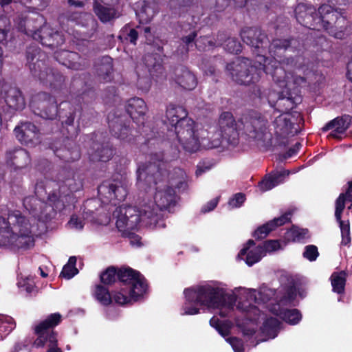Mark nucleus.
I'll return each mask as SVG.
<instances>
[{
  "mask_svg": "<svg viewBox=\"0 0 352 352\" xmlns=\"http://www.w3.org/2000/svg\"><path fill=\"white\" fill-rule=\"evenodd\" d=\"M185 302L182 307V315H195L201 309H218L222 317L230 316L236 309L241 313L245 320H236V325L241 328L245 335L253 334L260 319L264 320L261 333L265 338L262 341L274 339L278 335L280 323L275 318H265L260 309L252 303L265 305L270 312L278 316L285 322L295 325L302 318L296 309H289L294 305V295L288 292L277 301L272 298L273 289L263 287L259 291L245 287H235L230 290L222 282H210L187 288L184 291Z\"/></svg>",
  "mask_w": 352,
  "mask_h": 352,
  "instance_id": "obj_1",
  "label": "nucleus"
},
{
  "mask_svg": "<svg viewBox=\"0 0 352 352\" xmlns=\"http://www.w3.org/2000/svg\"><path fill=\"white\" fill-rule=\"evenodd\" d=\"M292 41L274 40L270 45V53L276 50L269 59L263 55H258L254 63L245 58H239L227 65L234 80L239 84L249 85L260 79L265 72L272 75L276 84L281 89L278 91V104L287 105L285 111L292 109L295 104L301 101L298 87L305 83V79L300 76H294L289 72L294 67V72L305 74L307 67L302 65V58H286L282 59L283 52L288 51Z\"/></svg>",
  "mask_w": 352,
  "mask_h": 352,
  "instance_id": "obj_2",
  "label": "nucleus"
},
{
  "mask_svg": "<svg viewBox=\"0 0 352 352\" xmlns=\"http://www.w3.org/2000/svg\"><path fill=\"white\" fill-rule=\"evenodd\" d=\"M65 188L66 186H61L58 192H49L48 200L53 206L35 197H25L23 206L32 218L18 210L9 213L8 221L0 217V246L14 250L33 247L38 226L36 220L46 221L53 216L54 208L60 210L76 201L72 192L75 189L70 188L66 192Z\"/></svg>",
  "mask_w": 352,
  "mask_h": 352,
  "instance_id": "obj_3",
  "label": "nucleus"
},
{
  "mask_svg": "<svg viewBox=\"0 0 352 352\" xmlns=\"http://www.w3.org/2000/svg\"><path fill=\"white\" fill-rule=\"evenodd\" d=\"M162 155L155 154L151 157L152 162L148 164H141L137 170V185L140 188L146 189L155 186L154 200L148 201L142 206L144 221L147 224L154 225L155 228H164L166 225L162 219L160 212L168 208L175 202V192L173 187L184 189L186 186V175L181 168H175L172 173H168L162 166Z\"/></svg>",
  "mask_w": 352,
  "mask_h": 352,
  "instance_id": "obj_4",
  "label": "nucleus"
},
{
  "mask_svg": "<svg viewBox=\"0 0 352 352\" xmlns=\"http://www.w3.org/2000/svg\"><path fill=\"white\" fill-rule=\"evenodd\" d=\"M219 123L220 131H216L214 126L202 129L201 147L208 149L217 148L223 139L234 144L240 131L263 146L271 144L272 132L267 120L261 116H245L235 123L230 112H223L220 116Z\"/></svg>",
  "mask_w": 352,
  "mask_h": 352,
  "instance_id": "obj_5",
  "label": "nucleus"
},
{
  "mask_svg": "<svg viewBox=\"0 0 352 352\" xmlns=\"http://www.w3.org/2000/svg\"><path fill=\"white\" fill-rule=\"evenodd\" d=\"M119 287L112 292L113 300L120 305L140 300L147 290L144 278L130 268H122L118 274Z\"/></svg>",
  "mask_w": 352,
  "mask_h": 352,
  "instance_id": "obj_6",
  "label": "nucleus"
},
{
  "mask_svg": "<svg viewBox=\"0 0 352 352\" xmlns=\"http://www.w3.org/2000/svg\"><path fill=\"white\" fill-rule=\"evenodd\" d=\"M15 23L20 31L40 41L43 45L54 48L64 43L63 36L45 24L42 15L35 14L34 16L25 18V20L18 19Z\"/></svg>",
  "mask_w": 352,
  "mask_h": 352,
  "instance_id": "obj_7",
  "label": "nucleus"
},
{
  "mask_svg": "<svg viewBox=\"0 0 352 352\" xmlns=\"http://www.w3.org/2000/svg\"><path fill=\"white\" fill-rule=\"evenodd\" d=\"M311 6L299 3L295 8L296 20L299 23L310 29L326 30L328 25L336 23L339 19L343 20L341 14L333 10L329 5H322L318 9V13Z\"/></svg>",
  "mask_w": 352,
  "mask_h": 352,
  "instance_id": "obj_8",
  "label": "nucleus"
},
{
  "mask_svg": "<svg viewBox=\"0 0 352 352\" xmlns=\"http://www.w3.org/2000/svg\"><path fill=\"white\" fill-rule=\"evenodd\" d=\"M202 126L195 123L192 119L183 120L180 124L170 130V140L179 150L180 146L188 152H195L201 147Z\"/></svg>",
  "mask_w": 352,
  "mask_h": 352,
  "instance_id": "obj_9",
  "label": "nucleus"
},
{
  "mask_svg": "<svg viewBox=\"0 0 352 352\" xmlns=\"http://www.w3.org/2000/svg\"><path fill=\"white\" fill-rule=\"evenodd\" d=\"M113 216L116 218L117 228L124 235H131L133 231L140 228L141 223L155 228L154 225L147 224L146 221H144L142 208L138 210L133 206H122L116 208Z\"/></svg>",
  "mask_w": 352,
  "mask_h": 352,
  "instance_id": "obj_10",
  "label": "nucleus"
},
{
  "mask_svg": "<svg viewBox=\"0 0 352 352\" xmlns=\"http://www.w3.org/2000/svg\"><path fill=\"white\" fill-rule=\"evenodd\" d=\"M60 319L61 316L59 314H52L45 320L35 325L34 333L37 338L34 345L36 347L43 346L48 342L49 349L47 352H61L60 349L56 347V336L51 329L60 322Z\"/></svg>",
  "mask_w": 352,
  "mask_h": 352,
  "instance_id": "obj_11",
  "label": "nucleus"
},
{
  "mask_svg": "<svg viewBox=\"0 0 352 352\" xmlns=\"http://www.w3.org/2000/svg\"><path fill=\"white\" fill-rule=\"evenodd\" d=\"M128 181L126 178L105 181L98 188V192L102 203H112L116 205V200L122 201L128 192Z\"/></svg>",
  "mask_w": 352,
  "mask_h": 352,
  "instance_id": "obj_12",
  "label": "nucleus"
},
{
  "mask_svg": "<svg viewBox=\"0 0 352 352\" xmlns=\"http://www.w3.org/2000/svg\"><path fill=\"white\" fill-rule=\"evenodd\" d=\"M45 57V54L36 47H30L27 51V60L32 75L43 82H51L54 74L47 67Z\"/></svg>",
  "mask_w": 352,
  "mask_h": 352,
  "instance_id": "obj_13",
  "label": "nucleus"
},
{
  "mask_svg": "<svg viewBox=\"0 0 352 352\" xmlns=\"http://www.w3.org/2000/svg\"><path fill=\"white\" fill-rule=\"evenodd\" d=\"M118 0H94L93 10L104 23H111L121 16Z\"/></svg>",
  "mask_w": 352,
  "mask_h": 352,
  "instance_id": "obj_14",
  "label": "nucleus"
},
{
  "mask_svg": "<svg viewBox=\"0 0 352 352\" xmlns=\"http://www.w3.org/2000/svg\"><path fill=\"white\" fill-rule=\"evenodd\" d=\"M30 105L34 111L41 109V112L38 113L45 119L52 120L58 114V107L55 104L54 99L45 93H40L34 96Z\"/></svg>",
  "mask_w": 352,
  "mask_h": 352,
  "instance_id": "obj_15",
  "label": "nucleus"
},
{
  "mask_svg": "<svg viewBox=\"0 0 352 352\" xmlns=\"http://www.w3.org/2000/svg\"><path fill=\"white\" fill-rule=\"evenodd\" d=\"M14 131L17 140L25 145L32 146L40 142L38 130L31 122L21 123Z\"/></svg>",
  "mask_w": 352,
  "mask_h": 352,
  "instance_id": "obj_16",
  "label": "nucleus"
},
{
  "mask_svg": "<svg viewBox=\"0 0 352 352\" xmlns=\"http://www.w3.org/2000/svg\"><path fill=\"white\" fill-rule=\"evenodd\" d=\"M1 95L8 107L13 110H22L25 107V101L21 91L15 87L3 84Z\"/></svg>",
  "mask_w": 352,
  "mask_h": 352,
  "instance_id": "obj_17",
  "label": "nucleus"
},
{
  "mask_svg": "<svg viewBox=\"0 0 352 352\" xmlns=\"http://www.w3.org/2000/svg\"><path fill=\"white\" fill-rule=\"evenodd\" d=\"M126 109L135 122L138 124H144L147 107L142 98L135 97L129 99L126 102Z\"/></svg>",
  "mask_w": 352,
  "mask_h": 352,
  "instance_id": "obj_18",
  "label": "nucleus"
},
{
  "mask_svg": "<svg viewBox=\"0 0 352 352\" xmlns=\"http://www.w3.org/2000/svg\"><path fill=\"white\" fill-rule=\"evenodd\" d=\"M263 256V248L260 245L254 246V242L252 240H249L238 254V257L244 260L249 266L258 262Z\"/></svg>",
  "mask_w": 352,
  "mask_h": 352,
  "instance_id": "obj_19",
  "label": "nucleus"
},
{
  "mask_svg": "<svg viewBox=\"0 0 352 352\" xmlns=\"http://www.w3.org/2000/svg\"><path fill=\"white\" fill-rule=\"evenodd\" d=\"M241 37L247 45L259 50L263 46L265 36L261 31L254 28H245L241 31Z\"/></svg>",
  "mask_w": 352,
  "mask_h": 352,
  "instance_id": "obj_20",
  "label": "nucleus"
},
{
  "mask_svg": "<svg viewBox=\"0 0 352 352\" xmlns=\"http://www.w3.org/2000/svg\"><path fill=\"white\" fill-rule=\"evenodd\" d=\"M351 117L349 116L337 118L327 124L322 128V130L327 131L329 129H332L329 136L336 139H340L351 125Z\"/></svg>",
  "mask_w": 352,
  "mask_h": 352,
  "instance_id": "obj_21",
  "label": "nucleus"
},
{
  "mask_svg": "<svg viewBox=\"0 0 352 352\" xmlns=\"http://www.w3.org/2000/svg\"><path fill=\"white\" fill-rule=\"evenodd\" d=\"M344 195L338 197L336 201L335 217L339 222L342 235V244L346 245L351 242L349 223L341 220V214L344 210Z\"/></svg>",
  "mask_w": 352,
  "mask_h": 352,
  "instance_id": "obj_22",
  "label": "nucleus"
},
{
  "mask_svg": "<svg viewBox=\"0 0 352 352\" xmlns=\"http://www.w3.org/2000/svg\"><path fill=\"white\" fill-rule=\"evenodd\" d=\"M290 172L287 170L272 172L258 184L261 191L265 192L284 182Z\"/></svg>",
  "mask_w": 352,
  "mask_h": 352,
  "instance_id": "obj_23",
  "label": "nucleus"
},
{
  "mask_svg": "<svg viewBox=\"0 0 352 352\" xmlns=\"http://www.w3.org/2000/svg\"><path fill=\"white\" fill-rule=\"evenodd\" d=\"M7 162L16 168H23L30 163L29 153L23 148L9 151L6 153Z\"/></svg>",
  "mask_w": 352,
  "mask_h": 352,
  "instance_id": "obj_24",
  "label": "nucleus"
},
{
  "mask_svg": "<svg viewBox=\"0 0 352 352\" xmlns=\"http://www.w3.org/2000/svg\"><path fill=\"white\" fill-rule=\"evenodd\" d=\"M290 212H286L278 218L274 219L272 221L267 222L266 224L259 227L254 233V236L256 239H263L267 236L270 232L275 228L284 225L290 220Z\"/></svg>",
  "mask_w": 352,
  "mask_h": 352,
  "instance_id": "obj_25",
  "label": "nucleus"
},
{
  "mask_svg": "<svg viewBox=\"0 0 352 352\" xmlns=\"http://www.w3.org/2000/svg\"><path fill=\"white\" fill-rule=\"evenodd\" d=\"M175 81L185 89L191 90L197 86L195 75L186 68H179L175 72Z\"/></svg>",
  "mask_w": 352,
  "mask_h": 352,
  "instance_id": "obj_26",
  "label": "nucleus"
},
{
  "mask_svg": "<svg viewBox=\"0 0 352 352\" xmlns=\"http://www.w3.org/2000/svg\"><path fill=\"white\" fill-rule=\"evenodd\" d=\"M54 57L60 63L69 68L76 70L81 69V63L76 61L80 59L77 53L65 50L56 51Z\"/></svg>",
  "mask_w": 352,
  "mask_h": 352,
  "instance_id": "obj_27",
  "label": "nucleus"
},
{
  "mask_svg": "<svg viewBox=\"0 0 352 352\" xmlns=\"http://www.w3.org/2000/svg\"><path fill=\"white\" fill-rule=\"evenodd\" d=\"M166 118L169 124L175 128V126L180 124L183 120H189L187 117V111L181 106L170 104L166 109Z\"/></svg>",
  "mask_w": 352,
  "mask_h": 352,
  "instance_id": "obj_28",
  "label": "nucleus"
},
{
  "mask_svg": "<svg viewBox=\"0 0 352 352\" xmlns=\"http://www.w3.org/2000/svg\"><path fill=\"white\" fill-rule=\"evenodd\" d=\"M157 11V6L153 1H144L140 3V8L136 11V15L140 23H149Z\"/></svg>",
  "mask_w": 352,
  "mask_h": 352,
  "instance_id": "obj_29",
  "label": "nucleus"
},
{
  "mask_svg": "<svg viewBox=\"0 0 352 352\" xmlns=\"http://www.w3.org/2000/svg\"><path fill=\"white\" fill-rule=\"evenodd\" d=\"M109 124L112 135L121 142H131L133 140L135 135L128 126L123 125L119 120L111 122Z\"/></svg>",
  "mask_w": 352,
  "mask_h": 352,
  "instance_id": "obj_30",
  "label": "nucleus"
},
{
  "mask_svg": "<svg viewBox=\"0 0 352 352\" xmlns=\"http://www.w3.org/2000/svg\"><path fill=\"white\" fill-rule=\"evenodd\" d=\"M291 116L287 113H284L277 116L274 121L275 133L279 135L292 133L293 122L290 118Z\"/></svg>",
  "mask_w": 352,
  "mask_h": 352,
  "instance_id": "obj_31",
  "label": "nucleus"
},
{
  "mask_svg": "<svg viewBox=\"0 0 352 352\" xmlns=\"http://www.w3.org/2000/svg\"><path fill=\"white\" fill-rule=\"evenodd\" d=\"M68 21L76 23L77 25H80L82 26H91L94 28L96 22L94 19L91 14L89 13H78V12H73L67 16Z\"/></svg>",
  "mask_w": 352,
  "mask_h": 352,
  "instance_id": "obj_32",
  "label": "nucleus"
},
{
  "mask_svg": "<svg viewBox=\"0 0 352 352\" xmlns=\"http://www.w3.org/2000/svg\"><path fill=\"white\" fill-rule=\"evenodd\" d=\"M285 238L288 241L301 242L309 238V234L307 229L293 226L286 232Z\"/></svg>",
  "mask_w": 352,
  "mask_h": 352,
  "instance_id": "obj_33",
  "label": "nucleus"
},
{
  "mask_svg": "<svg viewBox=\"0 0 352 352\" xmlns=\"http://www.w3.org/2000/svg\"><path fill=\"white\" fill-rule=\"evenodd\" d=\"M346 274L344 271L333 272L331 276L333 292L338 294L344 292Z\"/></svg>",
  "mask_w": 352,
  "mask_h": 352,
  "instance_id": "obj_34",
  "label": "nucleus"
},
{
  "mask_svg": "<svg viewBox=\"0 0 352 352\" xmlns=\"http://www.w3.org/2000/svg\"><path fill=\"white\" fill-rule=\"evenodd\" d=\"M224 38L225 35L223 34L218 35L217 40V45H223L224 49L230 53L238 54L241 51V45L240 43L237 42L233 38H228L223 43V40Z\"/></svg>",
  "mask_w": 352,
  "mask_h": 352,
  "instance_id": "obj_35",
  "label": "nucleus"
},
{
  "mask_svg": "<svg viewBox=\"0 0 352 352\" xmlns=\"http://www.w3.org/2000/svg\"><path fill=\"white\" fill-rule=\"evenodd\" d=\"M113 71L112 59L109 56H104L101 60V64L98 69V75L102 78L104 81L111 80V74Z\"/></svg>",
  "mask_w": 352,
  "mask_h": 352,
  "instance_id": "obj_36",
  "label": "nucleus"
},
{
  "mask_svg": "<svg viewBox=\"0 0 352 352\" xmlns=\"http://www.w3.org/2000/svg\"><path fill=\"white\" fill-rule=\"evenodd\" d=\"M16 327L12 318L0 315V340L6 337Z\"/></svg>",
  "mask_w": 352,
  "mask_h": 352,
  "instance_id": "obj_37",
  "label": "nucleus"
},
{
  "mask_svg": "<svg viewBox=\"0 0 352 352\" xmlns=\"http://www.w3.org/2000/svg\"><path fill=\"white\" fill-rule=\"evenodd\" d=\"M94 296L97 300L104 305L111 304L113 300L112 293L110 294L106 287L100 285L96 287Z\"/></svg>",
  "mask_w": 352,
  "mask_h": 352,
  "instance_id": "obj_38",
  "label": "nucleus"
},
{
  "mask_svg": "<svg viewBox=\"0 0 352 352\" xmlns=\"http://www.w3.org/2000/svg\"><path fill=\"white\" fill-rule=\"evenodd\" d=\"M54 153L56 156L67 162L74 161L80 157V153L77 148L72 150L66 148L56 149Z\"/></svg>",
  "mask_w": 352,
  "mask_h": 352,
  "instance_id": "obj_39",
  "label": "nucleus"
},
{
  "mask_svg": "<svg viewBox=\"0 0 352 352\" xmlns=\"http://www.w3.org/2000/svg\"><path fill=\"white\" fill-rule=\"evenodd\" d=\"M76 258L71 256L67 264H65L62 270L60 276L65 279H70L78 274V270L76 267Z\"/></svg>",
  "mask_w": 352,
  "mask_h": 352,
  "instance_id": "obj_40",
  "label": "nucleus"
},
{
  "mask_svg": "<svg viewBox=\"0 0 352 352\" xmlns=\"http://www.w3.org/2000/svg\"><path fill=\"white\" fill-rule=\"evenodd\" d=\"M122 269L116 272L114 267H109L100 275L101 282L106 285L113 283L118 278V274Z\"/></svg>",
  "mask_w": 352,
  "mask_h": 352,
  "instance_id": "obj_41",
  "label": "nucleus"
},
{
  "mask_svg": "<svg viewBox=\"0 0 352 352\" xmlns=\"http://www.w3.org/2000/svg\"><path fill=\"white\" fill-rule=\"evenodd\" d=\"M21 4L28 9L43 10L49 4L50 0H19Z\"/></svg>",
  "mask_w": 352,
  "mask_h": 352,
  "instance_id": "obj_42",
  "label": "nucleus"
},
{
  "mask_svg": "<svg viewBox=\"0 0 352 352\" xmlns=\"http://www.w3.org/2000/svg\"><path fill=\"white\" fill-rule=\"evenodd\" d=\"M17 284L20 288L24 289L28 293L32 292L35 287V283L32 276H21L19 278Z\"/></svg>",
  "mask_w": 352,
  "mask_h": 352,
  "instance_id": "obj_43",
  "label": "nucleus"
},
{
  "mask_svg": "<svg viewBox=\"0 0 352 352\" xmlns=\"http://www.w3.org/2000/svg\"><path fill=\"white\" fill-rule=\"evenodd\" d=\"M260 247L263 250L264 256H265L267 253L270 254L281 249V245L278 240L267 241L263 245H260Z\"/></svg>",
  "mask_w": 352,
  "mask_h": 352,
  "instance_id": "obj_44",
  "label": "nucleus"
},
{
  "mask_svg": "<svg viewBox=\"0 0 352 352\" xmlns=\"http://www.w3.org/2000/svg\"><path fill=\"white\" fill-rule=\"evenodd\" d=\"M319 255L318 248L314 245H309L305 248L303 256L309 261H316Z\"/></svg>",
  "mask_w": 352,
  "mask_h": 352,
  "instance_id": "obj_45",
  "label": "nucleus"
},
{
  "mask_svg": "<svg viewBox=\"0 0 352 352\" xmlns=\"http://www.w3.org/2000/svg\"><path fill=\"white\" fill-rule=\"evenodd\" d=\"M196 47L199 50H206L210 49L214 45H217V42L214 44L212 40L208 36L200 37L196 41Z\"/></svg>",
  "mask_w": 352,
  "mask_h": 352,
  "instance_id": "obj_46",
  "label": "nucleus"
},
{
  "mask_svg": "<svg viewBox=\"0 0 352 352\" xmlns=\"http://www.w3.org/2000/svg\"><path fill=\"white\" fill-rule=\"evenodd\" d=\"M113 155V150L111 148L105 147L100 151H97L94 159H98V160L106 162L108 161Z\"/></svg>",
  "mask_w": 352,
  "mask_h": 352,
  "instance_id": "obj_47",
  "label": "nucleus"
},
{
  "mask_svg": "<svg viewBox=\"0 0 352 352\" xmlns=\"http://www.w3.org/2000/svg\"><path fill=\"white\" fill-rule=\"evenodd\" d=\"M210 324L215 328L220 335L223 337H226L228 334L227 328H225L221 325V323L218 318L213 316L210 320Z\"/></svg>",
  "mask_w": 352,
  "mask_h": 352,
  "instance_id": "obj_48",
  "label": "nucleus"
},
{
  "mask_svg": "<svg viewBox=\"0 0 352 352\" xmlns=\"http://www.w3.org/2000/svg\"><path fill=\"white\" fill-rule=\"evenodd\" d=\"M245 201V195L242 193L236 194L228 202L230 208H236L242 206Z\"/></svg>",
  "mask_w": 352,
  "mask_h": 352,
  "instance_id": "obj_49",
  "label": "nucleus"
},
{
  "mask_svg": "<svg viewBox=\"0 0 352 352\" xmlns=\"http://www.w3.org/2000/svg\"><path fill=\"white\" fill-rule=\"evenodd\" d=\"M226 340L231 345L234 352H244L243 342L241 340L231 337L226 338Z\"/></svg>",
  "mask_w": 352,
  "mask_h": 352,
  "instance_id": "obj_50",
  "label": "nucleus"
},
{
  "mask_svg": "<svg viewBox=\"0 0 352 352\" xmlns=\"http://www.w3.org/2000/svg\"><path fill=\"white\" fill-rule=\"evenodd\" d=\"M84 221L82 218L78 217L76 215L72 216L70 221L68 223L69 227L72 229L80 230L84 227Z\"/></svg>",
  "mask_w": 352,
  "mask_h": 352,
  "instance_id": "obj_51",
  "label": "nucleus"
},
{
  "mask_svg": "<svg viewBox=\"0 0 352 352\" xmlns=\"http://www.w3.org/2000/svg\"><path fill=\"white\" fill-rule=\"evenodd\" d=\"M219 203V198L216 197L210 201H209L206 204H205L202 208L201 212L204 213L209 212L212 210H213L217 206Z\"/></svg>",
  "mask_w": 352,
  "mask_h": 352,
  "instance_id": "obj_52",
  "label": "nucleus"
},
{
  "mask_svg": "<svg viewBox=\"0 0 352 352\" xmlns=\"http://www.w3.org/2000/svg\"><path fill=\"white\" fill-rule=\"evenodd\" d=\"M138 86L142 91H147L151 87V80L148 78H139L138 80Z\"/></svg>",
  "mask_w": 352,
  "mask_h": 352,
  "instance_id": "obj_53",
  "label": "nucleus"
},
{
  "mask_svg": "<svg viewBox=\"0 0 352 352\" xmlns=\"http://www.w3.org/2000/svg\"><path fill=\"white\" fill-rule=\"evenodd\" d=\"M341 195H344L343 201H344V207L345 206V202L346 201H349L350 202H352V182L349 183V188L346 192V194H340L339 197Z\"/></svg>",
  "mask_w": 352,
  "mask_h": 352,
  "instance_id": "obj_54",
  "label": "nucleus"
},
{
  "mask_svg": "<svg viewBox=\"0 0 352 352\" xmlns=\"http://www.w3.org/2000/svg\"><path fill=\"white\" fill-rule=\"evenodd\" d=\"M300 144L297 143L295 146L289 149V151L285 153V158H289L294 155L300 149Z\"/></svg>",
  "mask_w": 352,
  "mask_h": 352,
  "instance_id": "obj_55",
  "label": "nucleus"
},
{
  "mask_svg": "<svg viewBox=\"0 0 352 352\" xmlns=\"http://www.w3.org/2000/svg\"><path fill=\"white\" fill-rule=\"evenodd\" d=\"M196 34L195 32L191 33L188 36L183 38V43L186 44V46H188L192 42L194 41Z\"/></svg>",
  "mask_w": 352,
  "mask_h": 352,
  "instance_id": "obj_56",
  "label": "nucleus"
},
{
  "mask_svg": "<svg viewBox=\"0 0 352 352\" xmlns=\"http://www.w3.org/2000/svg\"><path fill=\"white\" fill-rule=\"evenodd\" d=\"M138 32L134 29L131 30V31L129 34V37L130 38V41L134 45L135 44L136 41L138 39Z\"/></svg>",
  "mask_w": 352,
  "mask_h": 352,
  "instance_id": "obj_57",
  "label": "nucleus"
},
{
  "mask_svg": "<svg viewBox=\"0 0 352 352\" xmlns=\"http://www.w3.org/2000/svg\"><path fill=\"white\" fill-rule=\"evenodd\" d=\"M69 3L76 7H82L85 5L87 0H68Z\"/></svg>",
  "mask_w": 352,
  "mask_h": 352,
  "instance_id": "obj_58",
  "label": "nucleus"
},
{
  "mask_svg": "<svg viewBox=\"0 0 352 352\" xmlns=\"http://www.w3.org/2000/svg\"><path fill=\"white\" fill-rule=\"evenodd\" d=\"M12 352H28V349L21 344H17Z\"/></svg>",
  "mask_w": 352,
  "mask_h": 352,
  "instance_id": "obj_59",
  "label": "nucleus"
},
{
  "mask_svg": "<svg viewBox=\"0 0 352 352\" xmlns=\"http://www.w3.org/2000/svg\"><path fill=\"white\" fill-rule=\"evenodd\" d=\"M192 0H171V6L176 1L179 6H187Z\"/></svg>",
  "mask_w": 352,
  "mask_h": 352,
  "instance_id": "obj_60",
  "label": "nucleus"
},
{
  "mask_svg": "<svg viewBox=\"0 0 352 352\" xmlns=\"http://www.w3.org/2000/svg\"><path fill=\"white\" fill-rule=\"evenodd\" d=\"M329 33L331 34L334 37L342 39L344 37V33L340 31L339 32L333 33V28H331Z\"/></svg>",
  "mask_w": 352,
  "mask_h": 352,
  "instance_id": "obj_61",
  "label": "nucleus"
},
{
  "mask_svg": "<svg viewBox=\"0 0 352 352\" xmlns=\"http://www.w3.org/2000/svg\"><path fill=\"white\" fill-rule=\"evenodd\" d=\"M6 32L4 30L0 29V43H2L6 38Z\"/></svg>",
  "mask_w": 352,
  "mask_h": 352,
  "instance_id": "obj_62",
  "label": "nucleus"
},
{
  "mask_svg": "<svg viewBox=\"0 0 352 352\" xmlns=\"http://www.w3.org/2000/svg\"><path fill=\"white\" fill-rule=\"evenodd\" d=\"M130 243L133 245H140V239L138 236H135L133 237V239L131 240Z\"/></svg>",
  "mask_w": 352,
  "mask_h": 352,
  "instance_id": "obj_63",
  "label": "nucleus"
},
{
  "mask_svg": "<svg viewBox=\"0 0 352 352\" xmlns=\"http://www.w3.org/2000/svg\"><path fill=\"white\" fill-rule=\"evenodd\" d=\"M206 75H212L214 73L213 67H210L208 69H203Z\"/></svg>",
  "mask_w": 352,
  "mask_h": 352,
  "instance_id": "obj_64",
  "label": "nucleus"
}]
</instances>
